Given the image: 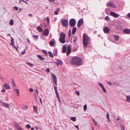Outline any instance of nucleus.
<instances>
[{
	"mask_svg": "<svg viewBox=\"0 0 130 130\" xmlns=\"http://www.w3.org/2000/svg\"><path fill=\"white\" fill-rule=\"evenodd\" d=\"M71 63L73 65L80 66L82 64V61L81 59L80 58L74 57L72 58Z\"/></svg>",
	"mask_w": 130,
	"mask_h": 130,
	"instance_id": "nucleus-1",
	"label": "nucleus"
},
{
	"mask_svg": "<svg viewBox=\"0 0 130 130\" xmlns=\"http://www.w3.org/2000/svg\"><path fill=\"white\" fill-rule=\"evenodd\" d=\"M90 38L86 34L84 33L83 36V42L84 46L86 47L89 43Z\"/></svg>",
	"mask_w": 130,
	"mask_h": 130,
	"instance_id": "nucleus-2",
	"label": "nucleus"
},
{
	"mask_svg": "<svg viewBox=\"0 0 130 130\" xmlns=\"http://www.w3.org/2000/svg\"><path fill=\"white\" fill-rule=\"evenodd\" d=\"M61 23L64 27H67L68 25V20L66 19H63L61 21Z\"/></svg>",
	"mask_w": 130,
	"mask_h": 130,
	"instance_id": "nucleus-3",
	"label": "nucleus"
},
{
	"mask_svg": "<svg viewBox=\"0 0 130 130\" xmlns=\"http://www.w3.org/2000/svg\"><path fill=\"white\" fill-rule=\"evenodd\" d=\"M76 21L74 19H71L69 21V24L70 26L72 27L74 26L76 24Z\"/></svg>",
	"mask_w": 130,
	"mask_h": 130,
	"instance_id": "nucleus-4",
	"label": "nucleus"
},
{
	"mask_svg": "<svg viewBox=\"0 0 130 130\" xmlns=\"http://www.w3.org/2000/svg\"><path fill=\"white\" fill-rule=\"evenodd\" d=\"M51 76L55 84L57 86V78L56 76L53 73L51 74Z\"/></svg>",
	"mask_w": 130,
	"mask_h": 130,
	"instance_id": "nucleus-5",
	"label": "nucleus"
},
{
	"mask_svg": "<svg viewBox=\"0 0 130 130\" xmlns=\"http://www.w3.org/2000/svg\"><path fill=\"white\" fill-rule=\"evenodd\" d=\"M84 21L82 18L80 19L77 22V26L78 27H80L83 23Z\"/></svg>",
	"mask_w": 130,
	"mask_h": 130,
	"instance_id": "nucleus-6",
	"label": "nucleus"
},
{
	"mask_svg": "<svg viewBox=\"0 0 130 130\" xmlns=\"http://www.w3.org/2000/svg\"><path fill=\"white\" fill-rule=\"evenodd\" d=\"M71 47L73 51H76L78 49V46L76 43H74V44L72 45Z\"/></svg>",
	"mask_w": 130,
	"mask_h": 130,
	"instance_id": "nucleus-7",
	"label": "nucleus"
},
{
	"mask_svg": "<svg viewBox=\"0 0 130 130\" xmlns=\"http://www.w3.org/2000/svg\"><path fill=\"white\" fill-rule=\"evenodd\" d=\"M110 15L116 18L120 16L119 15L111 11L110 12Z\"/></svg>",
	"mask_w": 130,
	"mask_h": 130,
	"instance_id": "nucleus-8",
	"label": "nucleus"
},
{
	"mask_svg": "<svg viewBox=\"0 0 130 130\" xmlns=\"http://www.w3.org/2000/svg\"><path fill=\"white\" fill-rule=\"evenodd\" d=\"M107 7H110L114 8H116L117 7L116 5L111 2L107 3Z\"/></svg>",
	"mask_w": 130,
	"mask_h": 130,
	"instance_id": "nucleus-9",
	"label": "nucleus"
},
{
	"mask_svg": "<svg viewBox=\"0 0 130 130\" xmlns=\"http://www.w3.org/2000/svg\"><path fill=\"white\" fill-rule=\"evenodd\" d=\"M110 29L107 27H105L103 29V31L104 33L107 34L110 31Z\"/></svg>",
	"mask_w": 130,
	"mask_h": 130,
	"instance_id": "nucleus-10",
	"label": "nucleus"
},
{
	"mask_svg": "<svg viewBox=\"0 0 130 130\" xmlns=\"http://www.w3.org/2000/svg\"><path fill=\"white\" fill-rule=\"evenodd\" d=\"M55 41L54 39H52L50 42V44L51 46H54L55 45Z\"/></svg>",
	"mask_w": 130,
	"mask_h": 130,
	"instance_id": "nucleus-11",
	"label": "nucleus"
},
{
	"mask_svg": "<svg viewBox=\"0 0 130 130\" xmlns=\"http://www.w3.org/2000/svg\"><path fill=\"white\" fill-rule=\"evenodd\" d=\"M67 49V56H68L71 52V47L70 45L68 46Z\"/></svg>",
	"mask_w": 130,
	"mask_h": 130,
	"instance_id": "nucleus-12",
	"label": "nucleus"
},
{
	"mask_svg": "<svg viewBox=\"0 0 130 130\" xmlns=\"http://www.w3.org/2000/svg\"><path fill=\"white\" fill-rule=\"evenodd\" d=\"M1 105L3 107L6 108H9V105L8 104L4 102H1Z\"/></svg>",
	"mask_w": 130,
	"mask_h": 130,
	"instance_id": "nucleus-13",
	"label": "nucleus"
},
{
	"mask_svg": "<svg viewBox=\"0 0 130 130\" xmlns=\"http://www.w3.org/2000/svg\"><path fill=\"white\" fill-rule=\"evenodd\" d=\"M66 35L64 32L60 33V37L59 38L65 39Z\"/></svg>",
	"mask_w": 130,
	"mask_h": 130,
	"instance_id": "nucleus-14",
	"label": "nucleus"
},
{
	"mask_svg": "<svg viewBox=\"0 0 130 130\" xmlns=\"http://www.w3.org/2000/svg\"><path fill=\"white\" fill-rule=\"evenodd\" d=\"M54 88L55 92L57 96V97L59 96V95L58 93V91L57 90V87H56L55 85H54Z\"/></svg>",
	"mask_w": 130,
	"mask_h": 130,
	"instance_id": "nucleus-15",
	"label": "nucleus"
},
{
	"mask_svg": "<svg viewBox=\"0 0 130 130\" xmlns=\"http://www.w3.org/2000/svg\"><path fill=\"white\" fill-rule=\"evenodd\" d=\"M123 31L124 33L128 34L130 32V30L128 29L125 28L123 29Z\"/></svg>",
	"mask_w": 130,
	"mask_h": 130,
	"instance_id": "nucleus-16",
	"label": "nucleus"
},
{
	"mask_svg": "<svg viewBox=\"0 0 130 130\" xmlns=\"http://www.w3.org/2000/svg\"><path fill=\"white\" fill-rule=\"evenodd\" d=\"M59 40L61 43H65V39L59 38Z\"/></svg>",
	"mask_w": 130,
	"mask_h": 130,
	"instance_id": "nucleus-17",
	"label": "nucleus"
},
{
	"mask_svg": "<svg viewBox=\"0 0 130 130\" xmlns=\"http://www.w3.org/2000/svg\"><path fill=\"white\" fill-rule=\"evenodd\" d=\"M4 87L7 89H9L10 88V87L9 85L5 83L4 85Z\"/></svg>",
	"mask_w": 130,
	"mask_h": 130,
	"instance_id": "nucleus-18",
	"label": "nucleus"
},
{
	"mask_svg": "<svg viewBox=\"0 0 130 130\" xmlns=\"http://www.w3.org/2000/svg\"><path fill=\"white\" fill-rule=\"evenodd\" d=\"M49 31L47 29H46L43 31V34L45 35L46 36H47L49 34Z\"/></svg>",
	"mask_w": 130,
	"mask_h": 130,
	"instance_id": "nucleus-19",
	"label": "nucleus"
},
{
	"mask_svg": "<svg viewBox=\"0 0 130 130\" xmlns=\"http://www.w3.org/2000/svg\"><path fill=\"white\" fill-rule=\"evenodd\" d=\"M77 28L76 27H74L72 28V34L73 35H74L76 31Z\"/></svg>",
	"mask_w": 130,
	"mask_h": 130,
	"instance_id": "nucleus-20",
	"label": "nucleus"
},
{
	"mask_svg": "<svg viewBox=\"0 0 130 130\" xmlns=\"http://www.w3.org/2000/svg\"><path fill=\"white\" fill-rule=\"evenodd\" d=\"M66 51H67L66 47L65 46H63L62 47V52L63 53H65L66 52Z\"/></svg>",
	"mask_w": 130,
	"mask_h": 130,
	"instance_id": "nucleus-21",
	"label": "nucleus"
},
{
	"mask_svg": "<svg viewBox=\"0 0 130 130\" xmlns=\"http://www.w3.org/2000/svg\"><path fill=\"white\" fill-rule=\"evenodd\" d=\"M60 10L59 8H58L56 9V10L55 11L54 13L55 15H57L58 14V13Z\"/></svg>",
	"mask_w": 130,
	"mask_h": 130,
	"instance_id": "nucleus-22",
	"label": "nucleus"
},
{
	"mask_svg": "<svg viewBox=\"0 0 130 130\" xmlns=\"http://www.w3.org/2000/svg\"><path fill=\"white\" fill-rule=\"evenodd\" d=\"M37 29L39 32H42L43 31V29L42 28L39 26H38L37 27Z\"/></svg>",
	"mask_w": 130,
	"mask_h": 130,
	"instance_id": "nucleus-23",
	"label": "nucleus"
},
{
	"mask_svg": "<svg viewBox=\"0 0 130 130\" xmlns=\"http://www.w3.org/2000/svg\"><path fill=\"white\" fill-rule=\"evenodd\" d=\"M53 54L54 56H56L57 54V49L54 50Z\"/></svg>",
	"mask_w": 130,
	"mask_h": 130,
	"instance_id": "nucleus-24",
	"label": "nucleus"
},
{
	"mask_svg": "<svg viewBox=\"0 0 130 130\" xmlns=\"http://www.w3.org/2000/svg\"><path fill=\"white\" fill-rule=\"evenodd\" d=\"M107 113L106 114V118L108 119V122H110V120L109 118V113L108 112H107Z\"/></svg>",
	"mask_w": 130,
	"mask_h": 130,
	"instance_id": "nucleus-25",
	"label": "nucleus"
},
{
	"mask_svg": "<svg viewBox=\"0 0 130 130\" xmlns=\"http://www.w3.org/2000/svg\"><path fill=\"white\" fill-rule=\"evenodd\" d=\"M48 54L50 57L52 58H53L54 57V55L51 52L49 51L48 52Z\"/></svg>",
	"mask_w": 130,
	"mask_h": 130,
	"instance_id": "nucleus-26",
	"label": "nucleus"
},
{
	"mask_svg": "<svg viewBox=\"0 0 130 130\" xmlns=\"http://www.w3.org/2000/svg\"><path fill=\"white\" fill-rule=\"evenodd\" d=\"M57 62L60 65H62V61L59 59H57Z\"/></svg>",
	"mask_w": 130,
	"mask_h": 130,
	"instance_id": "nucleus-27",
	"label": "nucleus"
},
{
	"mask_svg": "<svg viewBox=\"0 0 130 130\" xmlns=\"http://www.w3.org/2000/svg\"><path fill=\"white\" fill-rule=\"evenodd\" d=\"M126 101L128 102H130V96L127 95L126 96Z\"/></svg>",
	"mask_w": 130,
	"mask_h": 130,
	"instance_id": "nucleus-28",
	"label": "nucleus"
},
{
	"mask_svg": "<svg viewBox=\"0 0 130 130\" xmlns=\"http://www.w3.org/2000/svg\"><path fill=\"white\" fill-rule=\"evenodd\" d=\"M113 37L116 40H118L119 39V36L117 35H114Z\"/></svg>",
	"mask_w": 130,
	"mask_h": 130,
	"instance_id": "nucleus-29",
	"label": "nucleus"
},
{
	"mask_svg": "<svg viewBox=\"0 0 130 130\" xmlns=\"http://www.w3.org/2000/svg\"><path fill=\"white\" fill-rule=\"evenodd\" d=\"M14 124L16 128L17 129L20 127V126L18 125V124L17 123H14Z\"/></svg>",
	"mask_w": 130,
	"mask_h": 130,
	"instance_id": "nucleus-30",
	"label": "nucleus"
},
{
	"mask_svg": "<svg viewBox=\"0 0 130 130\" xmlns=\"http://www.w3.org/2000/svg\"><path fill=\"white\" fill-rule=\"evenodd\" d=\"M11 45H13L14 44V41L13 38L12 37H11Z\"/></svg>",
	"mask_w": 130,
	"mask_h": 130,
	"instance_id": "nucleus-31",
	"label": "nucleus"
},
{
	"mask_svg": "<svg viewBox=\"0 0 130 130\" xmlns=\"http://www.w3.org/2000/svg\"><path fill=\"white\" fill-rule=\"evenodd\" d=\"M38 57L40 59L42 60H44L45 59V58L42 56L41 55H38Z\"/></svg>",
	"mask_w": 130,
	"mask_h": 130,
	"instance_id": "nucleus-32",
	"label": "nucleus"
},
{
	"mask_svg": "<svg viewBox=\"0 0 130 130\" xmlns=\"http://www.w3.org/2000/svg\"><path fill=\"white\" fill-rule=\"evenodd\" d=\"M33 108L34 110L36 112H38V108L37 107L34 106H33Z\"/></svg>",
	"mask_w": 130,
	"mask_h": 130,
	"instance_id": "nucleus-33",
	"label": "nucleus"
},
{
	"mask_svg": "<svg viewBox=\"0 0 130 130\" xmlns=\"http://www.w3.org/2000/svg\"><path fill=\"white\" fill-rule=\"evenodd\" d=\"M13 24V19H11L10 21L9 24L10 25H12Z\"/></svg>",
	"mask_w": 130,
	"mask_h": 130,
	"instance_id": "nucleus-34",
	"label": "nucleus"
},
{
	"mask_svg": "<svg viewBox=\"0 0 130 130\" xmlns=\"http://www.w3.org/2000/svg\"><path fill=\"white\" fill-rule=\"evenodd\" d=\"M35 95L37 96L39 93L37 89H35Z\"/></svg>",
	"mask_w": 130,
	"mask_h": 130,
	"instance_id": "nucleus-35",
	"label": "nucleus"
},
{
	"mask_svg": "<svg viewBox=\"0 0 130 130\" xmlns=\"http://www.w3.org/2000/svg\"><path fill=\"white\" fill-rule=\"evenodd\" d=\"M122 28V27L121 26V25H120L117 27V29L119 30H121V29Z\"/></svg>",
	"mask_w": 130,
	"mask_h": 130,
	"instance_id": "nucleus-36",
	"label": "nucleus"
},
{
	"mask_svg": "<svg viewBox=\"0 0 130 130\" xmlns=\"http://www.w3.org/2000/svg\"><path fill=\"white\" fill-rule=\"evenodd\" d=\"M92 120L94 125H97V122L93 119H92Z\"/></svg>",
	"mask_w": 130,
	"mask_h": 130,
	"instance_id": "nucleus-37",
	"label": "nucleus"
},
{
	"mask_svg": "<svg viewBox=\"0 0 130 130\" xmlns=\"http://www.w3.org/2000/svg\"><path fill=\"white\" fill-rule=\"evenodd\" d=\"M71 119L72 120L74 121H75L76 120V119L75 117H71Z\"/></svg>",
	"mask_w": 130,
	"mask_h": 130,
	"instance_id": "nucleus-38",
	"label": "nucleus"
},
{
	"mask_svg": "<svg viewBox=\"0 0 130 130\" xmlns=\"http://www.w3.org/2000/svg\"><path fill=\"white\" fill-rule=\"evenodd\" d=\"M123 23L124 22L123 21L119 22V25H121V26H122L123 25Z\"/></svg>",
	"mask_w": 130,
	"mask_h": 130,
	"instance_id": "nucleus-39",
	"label": "nucleus"
},
{
	"mask_svg": "<svg viewBox=\"0 0 130 130\" xmlns=\"http://www.w3.org/2000/svg\"><path fill=\"white\" fill-rule=\"evenodd\" d=\"M42 52L44 53V54L46 55H47V52L45 50H42Z\"/></svg>",
	"mask_w": 130,
	"mask_h": 130,
	"instance_id": "nucleus-40",
	"label": "nucleus"
},
{
	"mask_svg": "<svg viewBox=\"0 0 130 130\" xmlns=\"http://www.w3.org/2000/svg\"><path fill=\"white\" fill-rule=\"evenodd\" d=\"M77 39L78 38L77 37H75L74 38L73 42L74 43H76L75 42L77 41Z\"/></svg>",
	"mask_w": 130,
	"mask_h": 130,
	"instance_id": "nucleus-41",
	"label": "nucleus"
},
{
	"mask_svg": "<svg viewBox=\"0 0 130 130\" xmlns=\"http://www.w3.org/2000/svg\"><path fill=\"white\" fill-rule=\"evenodd\" d=\"M84 110L85 111H86L87 109V104H85L83 106Z\"/></svg>",
	"mask_w": 130,
	"mask_h": 130,
	"instance_id": "nucleus-42",
	"label": "nucleus"
},
{
	"mask_svg": "<svg viewBox=\"0 0 130 130\" xmlns=\"http://www.w3.org/2000/svg\"><path fill=\"white\" fill-rule=\"evenodd\" d=\"M33 37L35 38V39H38V35H33Z\"/></svg>",
	"mask_w": 130,
	"mask_h": 130,
	"instance_id": "nucleus-43",
	"label": "nucleus"
},
{
	"mask_svg": "<svg viewBox=\"0 0 130 130\" xmlns=\"http://www.w3.org/2000/svg\"><path fill=\"white\" fill-rule=\"evenodd\" d=\"M105 19L107 21H109L110 20V19L108 16H106Z\"/></svg>",
	"mask_w": 130,
	"mask_h": 130,
	"instance_id": "nucleus-44",
	"label": "nucleus"
},
{
	"mask_svg": "<svg viewBox=\"0 0 130 130\" xmlns=\"http://www.w3.org/2000/svg\"><path fill=\"white\" fill-rule=\"evenodd\" d=\"M26 127L28 128V129H29L31 127L30 125L28 124H27L26 125Z\"/></svg>",
	"mask_w": 130,
	"mask_h": 130,
	"instance_id": "nucleus-45",
	"label": "nucleus"
},
{
	"mask_svg": "<svg viewBox=\"0 0 130 130\" xmlns=\"http://www.w3.org/2000/svg\"><path fill=\"white\" fill-rule=\"evenodd\" d=\"M102 88L103 90V91L104 92H105V93L107 92L106 91V89H105V88H104V87Z\"/></svg>",
	"mask_w": 130,
	"mask_h": 130,
	"instance_id": "nucleus-46",
	"label": "nucleus"
},
{
	"mask_svg": "<svg viewBox=\"0 0 130 130\" xmlns=\"http://www.w3.org/2000/svg\"><path fill=\"white\" fill-rule=\"evenodd\" d=\"M75 94L77 95H80L79 92L78 91H76L75 92Z\"/></svg>",
	"mask_w": 130,
	"mask_h": 130,
	"instance_id": "nucleus-47",
	"label": "nucleus"
},
{
	"mask_svg": "<svg viewBox=\"0 0 130 130\" xmlns=\"http://www.w3.org/2000/svg\"><path fill=\"white\" fill-rule=\"evenodd\" d=\"M106 82H107V84H108V85H109L110 86L112 85H111L112 84H111V82H108V81H107Z\"/></svg>",
	"mask_w": 130,
	"mask_h": 130,
	"instance_id": "nucleus-48",
	"label": "nucleus"
},
{
	"mask_svg": "<svg viewBox=\"0 0 130 130\" xmlns=\"http://www.w3.org/2000/svg\"><path fill=\"white\" fill-rule=\"evenodd\" d=\"M12 84H13V85L15 86V83L14 82V81L13 79H12Z\"/></svg>",
	"mask_w": 130,
	"mask_h": 130,
	"instance_id": "nucleus-49",
	"label": "nucleus"
},
{
	"mask_svg": "<svg viewBox=\"0 0 130 130\" xmlns=\"http://www.w3.org/2000/svg\"><path fill=\"white\" fill-rule=\"evenodd\" d=\"M99 84L102 88L104 87V86L102 83H99Z\"/></svg>",
	"mask_w": 130,
	"mask_h": 130,
	"instance_id": "nucleus-50",
	"label": "nucleus"
},
{
	"mask_svg": "<svg viewBox=\"0 0 130 130\" xmlns=\"http://www.w3.org/2000/svg\"><path fill=\"white\" fill-rule=\"evenodd\" d=\"M27 64L28 65H29L30 67H32L33 66V64L29 62H27Z\"/></svg>",
	"mask_w": 130,
	"mask_h": 130,
	"instance_id": "nucleus-51",
	"label": "nucleus"
},
{
	"mask_svg": "<svg viewBox=\"0 0 130 130\" xmlns=\"http://www.w3.org/2000/svg\"><path fill=\"white\" fill-rule=\"evenodd\" d=\"M71 30H70L68 32V35L69 36H70L71 35Z\"/></svg>",
	"mask_w": 130,
	"mask_h": 130,
	"instance_id": "nucleus-52",
	"label": "nucleus"
},
{
	"mask_svg": "<svg viewBox=\"0 0 130 130\" xmlns=\"http://www.w3.org/2000/svg\"><path fill=\"white\" fill-rule=\"evenodd\" d=\"M14 89L15 90H16L17 91V94L20 93V91L18 89Z\"/></svg>",
	"mask_w": 130,
	"mask_h": 130,
	"instance_id": "nucleus-53",
	"label": "nucleus"
},
{
	"mask_svg": "<svg viewBox=\"0 0 130 130\" xmlns=\"http://www.w3.org/2000/svg\"><path fill=\"white\" fill-rule=\"evenodd\" d=\"M24 2L26 4H28V3H27V2L25 1L24 0H20V2Z\"/></svg>",
	"mask_w": 130,
	"mask_h": 130,
	"instance_id": "nucleus-54",
	"label": "nucleus"
},
{
	"mask_svg": "<svg viewBox=\"0 0 130 130\" xmlns=\"http://www.w3.org/2000/svg\"><path fill=\"white\" fill-rule=\"evenodd\" d=\"M25 50H24L21 53V54H23L25 53Z\"/></svg>",
	"mask_w": 130,
	"mask_h": 130,
	"instance_id": "nucleus-55",
	"label": "nucleus"
},
{
	"mask_svg": "<svg viewBox=\"0 0 130 130\" xmlns=\"http://www.w3.org/2000/svg\"><path fill=\"white\" fill-rule=\"evenodd\" d=\"M29 91L31 92H32L34 90L31 88H30L29 89Z\"/></svg>",
	"mask_w": 130,
	"mask_h": 130,
	"instance_id": "nucleus-56",
	"label": "nucleus"
},
{
	"mask_svg": "<svg viewBox=\"0 0 130 130\" xmlns=\"http://www.w3.org/2000/svg\"><path fill=\"white\" fill-rule=\"evenodd\" d=\"M14 8L16 10H18V8L17 7L15 6L14 7Z\"/></svg>",
	"mask_w": 130,
	"mask_h": 130,
	"instance_id": "nucleus-57",
	"label": "nucleus"
},
{
	"mask_svg": "<svg viewBox=\"0 0 130 130\" xmlns=\"http://www.w3.org/2000/svg\"><path fill=\"white\" fill-rule=\"evenodd\" d=\"M57 98L58 99V100L59 102L61 103V102H60V97H59V96H57Z\"/></svg>",
	"mask_w": 130,
	"mask_h": 130,
	"instance_id": "nucleus-58",
	"label": "nucleus"
},
{
	"mask_svg": "<svg viewBox=\"0 0 130 130\" xmlns=\"http://www.w3.org/2000/svg\"><path fill=\"white\" fill-rule=\"evenodd\" d=\"M106 13H107L108 11L109 12V9L108 8L106 9Z\"/></svg>",
	"mask_w": 130,
	"mask_h": 130,
	"instance_id": "nucleus-59",
	"label": "nucleus"
},
{
	"mask_svg": "<svg viewBox=\"0 0 130 130\" xmlns=\"http://www.w3.org/2000/svg\"><path fill=\"white\" fill-rule=\"evenodd\" d=\"M40 101L41 104H42V99L41 98H40Z\"/></svg>",
	"mask_w": 130,
	"mask_h": 130,
	"instance_id": "nucleus-60",
	"label": "nucleus"
},
{
	"mask_svg": "<svg viewBox=\"0 0 130 130\" xmlns=\"http://www.w3.org/2000/svg\"><path fill=\"white\" fill-rule=\"evenodd\" d=\"M46 71L47 72H49L50 71L49 69V68L47 69L46 70Z\"/></svg>",
	"mask_w": 130,
	"mask_h": 130,
	"instance_id": "nucleus-61",
	"label": "nucleus"
},
{
	"mask_svg": "<svg viewBox=\"0 0 130 130\" xmlns=\"http://www.w3.org/2000/svg\"><path fill=\"white\" fill-rule=\"evenodd\" d=\"M28 108V106L27 105H26L25 106V109H24V110H26Z\"/></svg>",
	"mask_w": 130,
	"mask_h": 130,
	"instance_id": "nucleus-62",
	"label": "nucleus"
},
{
	"mask_svg": "<svg viewBox=\"0 0 130 130\" xmlns=\"http://www.w3.org/2000/svg\"><path fill=\"white\" fill-rule=\"evenodd\" d=\"M29 16L30 17H33L32 15L31 14H29Z\"/></svg>",
	"mask_w": 130,
	"mask_h": 130,
	"instance_id": "nucleus-63",
	"label": "nucleus"
},
{
	"mask_svg": "<svg viewBox=\"0 0 130 130\" xmlns=\"http://www.w3.org/2000/svg\"><path fill=\"white\" fill-rule=\"evenodd\" d=\"M75 126L77 129H79V127L77 125H75Z\"/></svg>",
	"mask_w": 130,
	"mask_h": 130,
	"instance_id": "nucleus-64",
	"label": "nucleus"
}]
</instances>
